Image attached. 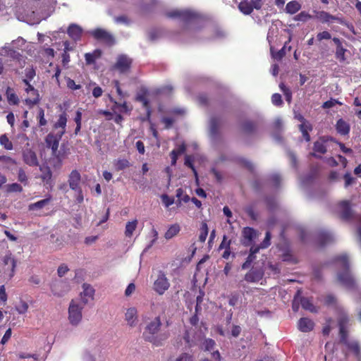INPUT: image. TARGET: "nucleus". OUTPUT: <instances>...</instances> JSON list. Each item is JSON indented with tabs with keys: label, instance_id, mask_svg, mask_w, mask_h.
Segmentation results:
<instances>
[{
	"label": "nucleus",
	"instance_id": "obj_57",
	"mask_svg": "<svg viewBox=\"0 0 361 361\" xmlns=\"http://www.w3.org/2000/svg\"><path fill=\"white\" fill-rule=\"evenodd\" d=\"M271 102L276 106H281L283 104L281 95L279 93H274L271 96Z\"/></svg>",
	"mask_w": 361,
	"mask_h": 361
},
{
	"label": "nucleus",
	"instance_id": "obj_54",
	"mask_svg": "<svg viewBox=\"0 0 361 361\" xmlns=\"http://www.w3.org/2000/svg\"><path fill=\"white\" fill-rule=\"evenodd\" d=\"M343 179L345 181V188H348V186H350V185L353 184L355 182V178H353L350 173H346L343 176Z\"/></svg>",
	"mask_w": 361,
	"mask_h": 361
},
{
	"label": "nucleus",
	"instance_id": "obj_15",
	"mask_svg": "<svg viewBox=\"0 0 361 361\" xmlns=\"http://www.w3.org/2000/svg\"><path fill=\"white\" fill-rule=\"evenodd\" d=\"M332 40L336 45L335 56L336 59H338L340 62L345 61L346 59L345 54L347 51V49L344 48L343 45V40L338 37H334Z\"/></svg>",
	"mask_w": 361,
	"mask_h": 361
},
{
	"label": "nucleus",
	"instance_id": "obj_63",
	"mask_svg": "<svg viewBox=\"0 0 361 361\" xmlns=\"http://www.w3.org/2000/svg\"><path fill=\"white\" fill-rule=\"evenodd\" d=\"M69 269L68 266L65 264H62L60 265L58 268L57 273L59 276L62 277L68 271Z\"/></svg>",
	"mask_w": 361,
	"mask_h": 361
},
{
	"label": "nucleus",
	"instance_id": "obj_14",
	"mask_svg": "<svg viewBox=\"0 0 361 361\" xmlns=\"http://www.w3.org/2000/svg\"><path fill=\"white\" fill-rule=\"evenodd\" d=\"M83 291L80 293V298L78 300L83 305L88 303L90 300H93L94 290V288L87 283L82 285Z\"/></svg>",
	"mask_w": 361,
	"mask_h": 361
},
{
	"label": "nucleus",
	"instance_id": "obj_50",
	"mask_svg": "<svg viewBox=\"0 0 361 361\" xmlns=\"http://www.w3.org/2000/svg\"><path fill=\"white\" fill-rule=\"evenodd\" d=\"M11 89L8 87L6 90L7 99L8 102L11 104L16 105L19 102V99L16 93L11 92L10 93Z\"/></svg>",
	"mask_w": 361,
	"mask_h": 361
},
{
	"label": "nucleus",
	"instance_id": "obj_11",
	"mask_svg": "<svg viewBox=\"0 0 361 361\" xmlns=\"http://www.w3.org/2000/svg\"><path fill=\"white\" fill-rule=\"evenodd\" d=\"M64 135V130H60L56 134L54 135L49 133L45 138V142L47 147H50L52 151V154H56L59 148V142Z\"/></svg>",
	"mask_w": 361,
	"mask_h": 361
},
{
	"label": "nucleus",
	"instance_id": "obj_61",
	"mask_svg": "<svg viewBox=\"0 0 361 361\" xmlns=\"http://www.w3.org/2000/svg\"><path fill=\"white\" fill-rule=\"evenodd\" d=\"M0 161L10 165H15L16 164V161L14 159L5 155L0 156Z\"/></svg>",
	"mask_w": 361,
	"mask_h": 361
},
{
	"label": "nucleus",
	"instance_id": "obj_48",
	"mask_svg": "<svg viewBox=\"0 0 361 361\" xmlns=\"http://www.w3.org/2000/svg\"><path fill=\"white\" fill-rule=\"evenodd\" d=\"M185 165L187 166L188 167L190 168L194 173V176L195 177V179H196V182L198 183V174H197V172L193 165V163H192V159L191 158L190 156L189 155H186L185 157Z\"/></svg>",
	"mask_w": 361,
	"mask_h": 361
},
{
	"label": "nucleus",
	"instance_id": "obj_31",
	"mask_svg": "<svg viewBox=\"0 0 361 361\" xmlns=\"http://www.w3.org/2000/svg\"><path fill=\"white\" fill-rule=\"evenodd\" d=\"M137 220L134 219L132 221L127 222L125 229V235L128 238L132 237L133 232L135 231L137 226Z\"/></svg>",
	"mask_w": 361,
	"mask_h": 361
},
{
	"label": "nucleus",
	"instance_id": "obj_64",
	"mask_svg": "<svg viewBox=\"0 0 361 361\" xmlns=\"http://www.w3.org/2000/svg\"><path fill=\"white\" fill-rule=\"evenodd\" d=\"M245 212L247 213V214L253 220H256L257 219V214H256V212H255V209L253 208V207L252 206H250V207H247L246 209H245Z\"/></svg>",
	"mask_w": 361,
	"mask_h": 361
},
{
	"label": "nucleus",
	"instance_id": "obj_30",
	"mask_svg": "<svg viewBox=\"0 0 361 361\" xmlns=\"http://www.w3.org/2000/svg\"><path fill=\"white\" fill-rule=\"evenodd\" d=\"M180 228L178 224H173L170 226L168 230L166 231L164 234V238L166 240L171 239L174 236H176L180 232Z\"/></svg>",
	"mask_w": 361,
	"mask_h": 361
},
{
	"label": "nucleus",
	"instance_id": "obj_36",
	"mask_svg": "<svg viewBox=\"0 0 361 361\" xmlns=\"http://www.w3.org/2000/svg\"><path fill=\"white\" fill-rule=\"evenodd\" d=\"M114 165L116 168V170L119 171L130 167V164L126 159H118L114 161Z\"/></svg>",
	"mask_w": 361,
	"mask_h": 361
},
{
	"label": "nucleus",
	"instance_id": "obj_1",
	"mask_svg": "<svg viewBox=\"0 0 361 361\" xmlns=\"http://www.w3.org/2000/svg\"><path fill=\"white\" fill-rule=\"evenodd\" d=\"M166 16L180 20L184 24V28L192 32H197L203 27V16L192 9H174L167 12Z\"/></svg>",
	"mask_w": 361,
	"mask_h": 361
},
{
	"label": "nucleus",
	"instance_id": "obj_3",
	"mask_svg": "<svg viewBox=\"0 0 361 361\" xmlns=\"http://www.w3.org/2000/svg\"><path fill=\"white\" fill-rule=\"evenodd\" d=\"M161 325V318L159 316L147 323L142 334L144 340L151 343L154 346H162L170 334L169 331L158 334Z\"/></svg>",
	"mask_w": 361,
	"mask_h": 361
},
{
	"label": "nucleus",
	"instance_id": "obj_21",
	"mask_svg": "<svg viewBox=\"0 0 361 361\" xmlns=\"http://www.w3.org/2000/svg\"><path fill=\"white\" fill-rule=\"evenodd\" d=\"M335 128L336 132L343 136L348 135L350 131V126L349 123L343 118L337 120Z\"/></svg>",
	"mask_w": 361,
	"mask_h": 361
},
{
	"label": "nucleus",
	"instance_id": "obj_38",
	"mask_svg": "<svg viewBox=\"0 0 361 361\" xmlns=\"http://www.w3.org/2000/svg\"><path fill=\"white\" fill-rule=\"evenodd\" d=\"M317 18L322 22V23H329L332 20H336L338 18L335 17L334 16L331 15L328 12L326 11H319L317 13Z\"/></svg>",
	"mask_w": 361,
	"mask_h": 361
},
{
	"label": "nucleus",
	"instance_id": "obj_2",
	"mask_svg": "<svg viewBox=\"0 0 361 361\" xmlns=\"http://www.w3.org/2000/svg\"><path fill=\"white\" fill-rule=\"evenodd\" d=\"M333 262L338 268L342 269L337 273V280L338 282L348 290H355L357 288V283L350 270L348 255L342 254L336 256L333 259Z\"/></svg>",
	"mask_w": 361,
	"mask_h": 361
},
{
	"label": "nucleus",
	"instance_id": "obj_25",
	"mask_svg": "<svg viewBox=\"0 0 361 361\" xmlns=\"http://www.w3.org/2000/svg\"><path fill=\"white\" fill-rule=\"evenodd\" d=\"M137 310L135 307L128 308L125 314V319L130 326H134L137 319Z\"/></svg>",
	"mask_w": 361,
	"mask_h": 361
},
{
	"label": "nucleus",
	"instance_id": "obj_53",
	"mask_svg": "<svg viewBox=\"0 0 361 361\" xmlns=\"http://www.w3.org/2000/svg\"><path fill=\"white\" fill-rule=\"evenodd\" d=\"M37 118L39 119V126H44L47 125V121L44 118V110L42 108L39 109Z\"/></svg>",
	"mask_w": 361,
	"mask_h": 361
},
{
	"label": "nucleus",
	"instance_id": "obj_5",
	"mask_svg": "<svg viewBox=\"0 0 361 361\" xmlns=\"http://www.w3.org/2000/svg\"><path fill=\"white\" fill-rule=\"evenodd\" d=\"M170 286V281L164 271L159 270L157 273V279L153 283V290L159 295H162L169 290Z\"/></svg>",
	"mask_w": 361,
	"mask_h": 361
},
{
	"label": "nucleus",
	"instance_id": "obj_59",
	"mask_svg": "<svg viewBox=\"0 0 361 361\" xmlns=\"http://www.w3.org/2000/svg\"><path fill=\"white\" fill-rule=\"evenodd\" d=\"M331 38V35L328 31H323L319 32L317 35V39L318 41L321 42L323 39H330Z\"/></svg>",
	"mask_w": 361,
	"mask_h": 361
},
{
	"label": "nucleus",
	"instance_id": "obj_37",
	"mask_svg": "<svg viewBox=\"0 0 361 361\" xmlns=\"http://www.w3.org/2000/svg\"><path fill=\"white\" fill-rule=\"evenodd\" d=\"M300 304L302 305V307L306 310H309L311 312H317L316 307L312 304L311 300L307 298H301Z\"/></svg>",
	"mask_w": 361,
	"mask_h": 361
},
{
	"label": "nucleus",
	"instance_id": "obj_47",
	"mask_svg": "<svg viewBox=\"0 0 361 361\" xmlns=\"http://www.w3.org/2000/svg\"><path fill=\"white\" fill-rule=\"evenodd\" d=\"M216 345L215 341L212 338H206L202 344L201 348L204 351H210Z\"/></svg>",
	"mask_w": 361,
	"mask_h": 361
},
{
	"label": "nucleus",
	"instance_id": "obj_34",
	"mask_svg": "<svg viewBox=\"0 0 361 361\" xmlns=\"http://www.w3.org/2000/svg\"><path fill=\"white\" fill-rule=\"evenodd\" d=\"M66 123H67V115L65 112H63L59 115V117L57 121L54 125V128L56 129L61 128V130H64V133H65Z\"/></svg>",
	"mask_w": 361,
	"mask_h": 361
},
{
	"label": "nucleus",
	"instance_id": "obj_55",
	"mask_svg": "<svg viewBox=\"0 0 361 361\" xmlns=\"http://www.w3.org/2000/svg\"><path fill=\"white\" fill-rule=\"evenodd\" d=\"M161 198L165 207H169V206L172 205L174 203V198L169 197L166 194L162 195Z\"/></svg>",
	"mask_w": 361,
	"mask_h": 361
},
{
	"label": "nucleus",
	"instance_id": "obj_27",
	"mask_svg": "<svg viewBox=\"0 0 361 361\" xmlns=\"http://www.w3.org/2000/svg\"><path fill=\"white\" fill-rule=\"evenodd\" d=\"M313 129L312 125L309 122L305 123H300L299 125V130L302 133L303 138L307 142L310 141V132Z\"/></svg>",
	"mask_w": 361,
	"mask_h": 361
},
{
	"label": "nucleus",
	"instance_id": "obj_42",
	"mask_svg": "<svg viewBox=\"0 0 361 361\" xmlns=\"http://www.w3.org/2000/svg\"><path fill=\"white\" fill-rule=\"evenodd\" d=\"M51 196H49V197L47 198H45V199H43V200H41L35 203H33V204H31L30 206H29V209L30 210H34V209H42L44 207H45L47 204H49V202L51 201Z\"/></svg>",
	"mask_w": 361,
	"mask_h": 361
},
{
	"label": "nucleus",
	"instance_id": "obj_12",
	"mask_svg": "<svg viewBox=\"0 0 361 361\" xmlns=\"http://www.w3.org/2000/svg\"><path fill=\"white\" fill-rule=\"evenodd\" d=\"M335 314L338 327H348L350 325V317L343 306H336Z\"/></svg>",
	"mask_w": 361,
	"mask_h": 361
},
{
	"label": "nucleus",
	"instance_id": "obj_32",
	"mask_svg": "<svg viewBox=\"0 0 361 361\" xmlns=\"http://www.w3.org/2000/svg\"><path fill=\"white\" fill-rule=\"evenodd\" d=\"M290 40L287 42H286L283 45V47L279 51H275L272 47H271V56L277 60L281 61L286 55V49L287 47L288 44L289 43Z\"/></svg>",
	"mask_w": 361,
	"mask_h": 361
},
{
	"label": "nucleus",
	"instance_id": "obj_20",
	"mask_svg": "<svg viewBox=\"0 0 361 361\" xmlns=\"http://www.w3.org/2000/svg\"><path fill=\"white\" fill-rule=\"evenodd\" d=\"M263 276L262 270L252 269L245 275V280L249 283H257L263 278Z\"/></svg>",
	"mask_w": 361,
	"mask_h": 361
},
{
	"label": "nucleus",
	"instance_id": "obj_51",
	"mask_svg": "<svg viewBox=\"0 0 361 361\" xmlns=\"http://www.w3.org/2000/svg\"><path fill=\"white\" fill-rule=\"evenodd\" d=\"M22 191H23V187L17 183H13L7 185V192H21Z\"/></svg>",
	"mask_w": 361,
	"mask_h": 361
},
{
	"label": "nucleus",
	"instance_id": "obj_13",
	"mask_svg": "<svg viewBox=\"0 0 361 361\" xmlns=\"http://www.w3.org/2000/svg\"><path fill=\"white\" fill-rule=\"evenodd\" d=\"M3 262L5 267L4 271H8V276L9 278H12L16 272V267L17 264L16 260L12 256L11 253H8L3 258Z\"/></svg>",
	"mask_w": 361,
	"mask_h": 361
},
{
	"label": "nucleus",
	"instance_id": "obj_29",
	"mask_svg": "<svg viewBox=\"0 0 361 361\" xmlns=\"http://www.w3.org/2000/svg\"><path fill=\"white\" fill-rule=\"evenodd\" d=\"M185 151V146L183 144L178 147V149H173L170 153L171 159V165L175 166L177 162V159L179 155L184 153Z\"/></svg>",
	"mask_w": 361,
	"mask_h": 361
},
{
	"label": "nucleus",
	"instance_id": "obj_10",
	"mask_svg": "<svg viewBox=\"0 0 361 361\" xmlns=\"http://www.w3.org/2000/svg\"><path fill=\"white\" fill-rule=\"evenodd\" d=\"M30 80L27 79H23V82L25 85L26 87L25 89V92L29 94L30 92H34L35 97L34 98H27L25 100V103L26 105L29 106L30 109L32 108L35 105L37 104L40 101L39 94L38 90H36L30 82Z\"/></svg>",
	"mask_w": 361,
	"mask_h": 361
},
{
	"label": "nucleus",
	"instance_id": "obj_8",
	"mask_svg": "<svg viewBox=\"0 0 361 361\" xmlns=\"http://www.w3.org/2000/svg\"><path fill=\"white\" fill-rule=\"evenodd\" d=\"M337 214L340 219L344 221H348L353 217V210L351 209L350 202L343 200L337 204Z\"/></svg>",
	"mask_w": 361,
	"mask_h": 361
},
{
	"label": "nucleus",
	"instance_id": "obj_6",
	"mask_svg": "<svg viewBox=\"0 0 361 361\" xmlns=\"http://www.w3.org/2000/svg\"><path fill=\"white\" fill-rule=\"evenodd\" d=\"M90 34L96 40L102 42L108 47H112L116 43L114 37L102 28L94 29Z\"/></svg>",
	"mask_w": 361,
	"mask_h": 361
},
{
	"label": "nucleus",
	"instance_id": "obj_43",
	"mask_svg": "<svg viewBox=\"0 0 361 361\" xmlns=\"http://www.w3.org/2000/svg\"><path fill=\"white\" fill-rule=\"evenodd\" d=\"M200 230V233L199 235V241L201 243H204L209 232L208 226L205 221L202 222Z\"/></svg>",
	"mask_w": 361,
	"mask_h": 361
},
{
	"label": "nucleus",
	"instance_id": "obj_26",
	"mask_svg": "<svg viewBox=\"0 0 361 361\" xmlns=\"http://www.w3.org/2000/svg\"><path fill=\"white\" fill-rule=\"evenodd\" d=\"M314 152H311L310 155L317 159H321L322 157L317 155L316 153L324 154L326 152V147L323 142L316 141L313 146Z\"/></svg>",
	"mask_w": 361,
	"mask_h": 361
},
{
	"label": "nucleus",
	"instance_id": "obj_16",
	"mask_svg": "<svg viewBox=\"0 0 361 361\" xmlns=\"http://www.w3.org/2000/svg\"><path fill=\"white\" fill-rule=\"evenodd\" d=\"M80 182L81 175L80 172L76 169L73 170L68 175V179L70 188L73 190L81 188Z\"/></svg>",
	"mask_w": 361,
	"mask_h": 361
},
{
	"label": "nucleus",
	"instance_id": "obj_60",
	"mask_svg": "<svg viewBox=\"0 0 361 361\" xmlns=\"http://www.w3.org/2000/svg\"><path fill=\"white\" fill-rule=\"evenodd\" d=\"M270 240H271V233L269 231H267L265 238H264L263 242L261 243V247L262 249L268 247L271 244Z\"/></svg>",
	"mask_w": 361,
	"mask_h": 361
},
{
	"label": "nucleus",
	"instance_id": "obj_4",
	"mask_svg": "<svg viewBox=\"0 0 361 361\" xmlns=\"http://www.w3.org/2000/svg\"><path fill=\"white\" fill-rule=\"evenodd\" d=\"M84 306L80 302L72 300L68 307V319L72 325H78L82 319Z\"/></svg>",
	"mask_w": 361,
	"mask_h": 361
},
{
	"label": "nucleus",
	"instance_id": "obj_18",
	"mask_svg": "<svg viewBox=\"0 0 361 361\" xmlns=\"http://www.w3.org/2000/svg\"><path fill=\"white\" fill-rule=\"evenodd\" d=\"M243 240L242 243L245 246H249L257 237L256 231L250 227H245L242 232Z\"/></svg>",
	"mask_w": 361,
	"mask_h": 361
},
{
	"label": "nucleus",
	"instance_id": "obj_41",
	"mask_svg": "<svg viewBox=\"0 0 361 361\" xmlns=\"http://www.w3.org/2000/svg\"><path fill=\"white\" fill-rule=\"evenodd\" d=\"M257 129V125L255 122L247 121L243 124V130L246 134H251Z\"/></svg>",
	"mask_w": 361,
	"mask_h": 361
},
{
	"label": "nucleus",
	"instance_id": "obj_58",
	"mask_svg": "<svg viewBox=\"0 0 361 361\" xmlns=\"http://www.w3.org/2000/svg\"><path fill=\"white\" fill-rule=\"evenodd\" d=\"M66 85L67 87L72 90H77L81 88V85L75 84V81L71 78L67 79Z\"/></svg>",
	"mask_w": 361,
	"mask_h": 361
},
{
	"label": "nucleus",
	"instance_id": "obj_24",
	"mask_svg": "<svg viewBox=\"0 0 361 361\" xmlns=\"http://www.w3.org/2000/svg\"><path fill=\"white\" fill-rule=\"evenodd\" d=\"M317 241L321 247H324L329 243L334 242V237L332 235L326 231L319 233L317 236Z\"/></svg>",
	"mask_w": 361,
	"mask_h": 361
},
{
	"label": "nucleus",
	"instance_id": "obj_17",
	"mask_svg": "<svg viewBox=\"0 0 361 361\" xmlns=\"http://www.w3.org/2000/svg\"><path fill=\"white\" fill-rule=\"evenodd\" d=\"M41 172L40 178L46 185L51 186L53 185L52 171L47 165H42L39 166Z\"/></svg>",
	"mask_w": 361,
	"mask_h": 361
},
{
	"label": "nucleus",
	"instance_id": "obj_49",
	"mask_svg": "<svg viewBox=\"0 0 361 361\" xmlns=\"http://www.w3.org/2000/svg\"><path fill=\"white\" fill-rule=\"evenodd\" d=\"M339 328V336L341 342L345 344L348 342V327H338Z\"/></svg>",
	"mask_w": 361,
	"mask_h": 361
},
{
	"label": "nucleus",
	"instance_id": "obj_28",
	"mask_svg": "<svg viewBox=\"0 0 361 361\" xmlns=\"http://www.w3.org/2000/svg\"><path fill=\"white\" fill-rule=\"evenodd\" d=\"M102 51L100 49H95L92 53H86L85 54V62L87 65L95 63L96 59L101 57Z\"/></svg>",
	"mask_w": 361,
	"mask_h": 361
},
{
	"label": "nucleus",
	"instance_id": "obj_22",
	"mask_svg": "<svg viewBox=\"0 0 361 361\" xmlns=\"http://www.w3.org/2000/svg\"><path fill=\"white\" fill-rule=\"evenodd\" d=\"M67 33L73 40L77 42L81 39L82 30L76 24H71L68 27Z\"/></svg>",
	"mask_w": 361,
	"mask_h": 361
},
{
	"label": "nucleus",
	"instance_id": "obj_52",
	"mask_svg": "<svg viewBox=\"0 0 361 361\" xmlns=\"http://www.w3.org/2000/svg\"><path fill=\"white\" fill-rule=\"evenodd\" d=\"M18 180L20 183H23L25 185L27 184V176L25 172V171L20 168L18 171Z\"/></svg>",
	"mask_w": 361,
	"mask_h": 361
},
{
	"label": "nucleus",
	"instance_id": "obj_46",
	"mask_svg": "<svg viewBox=\"0 0 361 361\" xmlns=\"http://www.w3.org/2000/svg\"><path fill=\"white\" fill-rule=\"evenodd\" d=\"M210 131L212 135H216L219 130V120L216 117H213L209 122Z\"/></svg>",
	"mask_w": 361,
	"mask_h": 361
},
{
	"label": "nucleus",
	"instance_id": "obj_40",
	"mask_svg": "<svg viewBox=\"0 0 361 361\" xmlns=\"http://www.w3.org/2000/svg\"><path fill=\"white\" fill-rule=\"evenodd\" d=\"M348 348L352 351L355 355H356L357 357H359L361 354V350H360V345L358 343V342L357 341H348L347 343L345 344Z\"/></svg>",
	"mask_w": 361,
	"mask_h": 361
},
{
	"label": "nucleus",
	"instance_id": "obj_23",
	"mask_svg": "<svg viewBox=\"0 0 361 361\" xmlns=\"http://www.w3.org/2000/svg\"><path fill=\"white\" fill-rule=\"evenodd\" d=\"M314 326L312 320L307 317L300 318L298 323V329L302 332H310Z\"/></svg>",
	"mask_w": 361,
	"mask_h": 361
},
{
	"label": "nucleus",
	"instance_id": "obj_45",
	"mask_svg": "<svg viewBox=\"0 0 361 361\" xmlns=\"http://www.w3.org/2000/svg\"><path fill=\"white\" fill-rule=\"evenodd\" d=\"M0 145L6 150H11L13 147L12 142L8 139L6 134L0 136Z\"/></svg>",
	"mask_w": 361,
	"mask_h": 361
},
{
	"label": "nucleus",
	"instance_id": "obj_56",
	"mask_svg": "<svg viewBox=\"0 0 361 361\" xmlns=\"http://www.w3.org/2000/svg\"><path fill=\"white\" fill-rule=\"evenodd\" d=\"M239 300V294L238 293H233L229 296L228 304L234 307L236 305Z\"/></svg>",
	"mask_w": 361,
	"mask_h": 361
},
{
	"label": "nucleus",
	"instance_id": "obj_39",
	"mask_svg": "<svg viewBox=\"0 0 361 361\" xmlns=\"http://www.w3.org/2000/svg\"><path fill=\"white\" fill-rule=\"evenodd\" d=\"M324 304L327 306H332L336 312V306H341L338 304L337 298L332 294H328L324 298Z\"/></svg>",
	"mask_w": 361,
	"mask_h": 361
},
{
	"label": "nucleus",
	"instance_id": "obj_35",
	"mask_svg": "<svg viewBox=\"0 0 361 361\" xmlns=\"http://www.w3.org/2000/svg\"><path fill=\"white\" fill-rule=\"evenodd\" d=\"M301 8V5L296 1H289L286 6V11L290 14H295Z\"/></svg>",
	"mask_w": 361,
	"mask_h": 361
},
{
	"label": "nucleus",
	"instance_id": "obj_62",
	"mask_svg": "<svg viewBox=\"0 0 361 361\" xmlns=\"http://www.w3.org/2000/svg\"><path fill=\"white\" fill-rule=\"evenodd\" d=\"M238 162L242 165L244 167H245L246 169H247L248 170L250 171H252L253 169V166H252V164L248 160H247L246 159H244V158H240L238 159Z\"/></svg>",
	"mask_w": 361,
	"mask_h": 361
},
{
	"label": "nucleus",
	"instance_id": "obj_7",
	"mask_svg": "<svg viewBox=\"0 0 361 361\" xmlns=\"http://www.w3.org/2000/svg\"><path fill=\"white\" fill-rule=\"evenodd\" d=\"M133 60L126 54H120L116 59V62L114 65V68L120 73H126L129 72L132 66Z\"/></svg>",
	"mask_w": 361,
	"mask_h": 361
},
{
	"label": "nucleus",
	"instance_id": "obj_9",
	"mask_svg": "<svg viewBox=\"0 0 361 361\" xmlns=\"http://www.w3.org/2000/svg\"><path fill=\"white\" fill-rule=\"evenodd\" d=\"M262 8V0H243L238 4V8L245 15H250L254 8L259 10Z\"/></svg>",
	"mask_w": 361,
	"mask_h": 361
},
{
	"label": "nucleus",
	"instance_id": "obj_33",
	"mask_svg": "<svg viewBox=\"0 0 361 361\" xmlns=\"http://www.w3.org/2000/svg\"><path fill=\"white\" fill-rule=\"evenodd\" d=\"M52 155L54 157L53 161L54 163L53 164V167L55 169H59L62 166V160L66 157V154L64 152H62L61 150H58L56 154H52Z\"/></svg>",
	"mask_w": 361,
	"mask_h": 361
},
{
	"label": "nucleus",
	"instance_id": "obj_44",
	"mask_svg": "<svg viewBox=\"0 0 361 361\" xmlns=\"http://www.w3.org/2000/svg\"><path fill=\"white\" fill-rule=\"evenodd\" d=\"M110 101L114 103L112 108L113 110H114L116 108H121L120 111L123 113H128L131 111V109L128 106L126 102H124L123 104H120L115 101L112 97L110 98Z\"/></svg>",
	"mask_w": 361,
	"mask_h": 361
},
{
	"label": "nucleus",
	"instance_id": "obj_19",
	"mask_svg": "<svg viewBox=\"0 0 361 361\" xmlns=\"http://www.w3.org/2000/svg\"><path fill=\"white\" fill-rule=\"evenodd\" d=\"M23 159L24 162L30 166H37L39 165L37 154L32 149H27L23 151Z\"/></svg>",
	"mask_w": 361,
	"mask_h": 361
}]
</instances>
